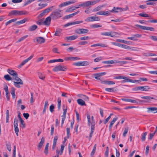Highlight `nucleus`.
Segmentation results:
<instances>
[{
    "label": "nucleus",
    "mask_w": 157,
    "mask_h": 157,
    "mask_svg": "<svg viewBox=\"0 0 157 157\" xmlns=\"http://www.w3.org/2000/svg\"><path fill=\"white\" fill-rule=\"evenodd\" d=\"M87 117L88 121V125L89 126H90L91 125V131L89 135V139L90 140L92 137L93 133L94 130L95 123L94 120V117L93 116H92L91 117V119L90 118V116L89 114H87Z\"/></svg>",
    "instance_id": "1"
},
{
    "label": "nucleus",
    "mask_w": 157,
    "mask_h": 157,
    "mask_svg": "<svg viewBox=\"0 0 157 157\" xmlns=\"http://www.w3.org/2000/svg\"><path fill=\"white\" fill-rule=\"evenodd\" d=\"M114 79H124V80L121 81V83H125L126 82H131L132 83H135L136 82L139 83L141 82L140 80H132V79H129L127 77H125L123 75L118 76H116L114 77Z\"/></svg>",
    "instance_id": "2"
},
{
    "label": "nucleus",
    "mask_w": 157,
    "mask_h": 157,
    "mask_svg": "<svg viewBox=\"0 0 157 157\" xmlns=\"http://www.w3.org/2000/svg\"><path fill=\"white\" fill-rule=\"evenodd\" d=\"M29 12L26 11H19L14 10L10 12L8 14L9 16H18L22 15H26L29 13Z\"/></svg>",
    "instance_id": "3"
},
{
    "label": "nucleus",
    "mask_w": 157,
    "mask_h": 157,
    "mask_svg": "<svg viewBox=\"0 0 157 157\" xmlns=\"http://www.w3.org/2000/svg\"><path fill=\"white\" fill-rule=\"evenodd\" d=\"M61 10L57 9L54 11L52 12L50 14V17L53 20H55L62 17V14L60 12Z\"/></svg>",
    "instance_id": "4"
},
{
    "label": "nucleus",
    "mask_w": 157,
    "mask_h": 157,
    "mask_svg": "<svg viewBox=\"0 0 157 157\" xmlns=\"http://www.w3.org/2000/svg\"><path fill=\"white\" fill-rule=\"evenodd\" d=\"M101 34L102 36H110L112 37H116L117 35H119L118 33L113 31L101 33Z\"/></svg>",
    "instance_id": "5"
},
{
    "label": "nucleus",
    "mask_w": 157,
    "mask_h": 157,
    "mask_svg": "<svg viewBox=\"0 0 157 157\" xmlns=\"http://www.w3.org/2000/svg\"><path fill=\"white\" fill-rule=\"evenodd\" d=\"M67 70V68L66 67L59 65L55 67L52 70L55 72H57L60 71H65Z\"/></svg>",
    "instance_id": "6"
},
{
    "label": "nucleus",
    "mask_w": 157,
    "mask_h": 157,
    "mask_svg": "<svg viewBox=\"0 0 157 157\" xmlns=\"http://www.w3.org/2000/svg\"><path fill=\"white\" fill-rule=\"evenodd\" d=\"M88 32L89 30L88 29L83 28L77 29L75 30V33L78 35L87 33Z\"/></svg>",
    "instance_id": "7"
},
{
    "label": "nucleus",
    "mask_w": 157,
    "mask_h": 157,
    "mask_svg": "<svg viewBox=\"0 0 157 157\" xmlns=\"http://www.w3.org/2000/svg\"><path fill=\"white\" fill-rule=\"evenodd\" d=\"M150 88L148 86H139L136 87L133 89V90L137 91L141 90L142 91H147Z\"/></svg>",
    "instance_id": "8"
},
{
    "label": "nucleus",
    "mask_w": 157,
    "mask_h": 157,
    "mask_svg": "<svg viewBox=\"0 0 157 157\" xmlns=\"http://www.w3.org/2000/svg\"><path fill=\"white\" fill-rule=\"evenodd\" d=\"M142 36V35L136 34L132 35L131 37H128L127 39L128 40H131L133 41H137L138 40V38L141 37Z\"/></svg>",
    "instance_id": "9"
},
{
    "label": "nucleus",
    "mask_w": 157,
    "mask_h": 157,
    "mask_svg": "<svg viewBox=\"0 0 157 157\" xmlns=\"http://www.w3.org/2000/svg\"><path fill=\"white\" fill-rule=\"evenodd\" d=\"M135 26H136L139 27L140 29L143 30H150L151 31H154L155 30L154 28L152 27L145 26L139 25H136Z\"/></svg>",
    "instance_id": "10"
},
{
    "label": "nucleus",
    "mask_w": 157,
    "mask_h": 157,
    "mask_svg": "<svg viewBox=\"0 0 157 157\" xmlns=\"http://www.w3.org/2000/svg\"><path fill=\"white\" fill-rule=\"evenodd\" d=\"M89 63L88 62L85 61L83 62H78L77 63H74L73 65L76 66H85L89 65Z\"/></svg>",
    "instance_id": "11"
},
{
    "label": "nucleus",
    "mask_w": 157,
    "mask_h": 157,
    "mask_svg": "<svg viewBox=\"0 0 157 157\" xmlns=\"http://www.w3.org/2000/svg\"><path fill=\"white\" fill-rule=\"evenodd\" d=\"M45 39L43 37H36L34 39V42H37L39 44L44 43L45 42Z\"/></svg>",
    "instance_id": "12"
},
{
    "label": "nucleus",
    "mask_w": 157,
    "mask_h": 157,
    "mask_svg": "<svg viewBox=\"0 0 157 157\" xmlns=\"http://www.w3.org/2000/svg\"><path fill=\"white\" fill-rule=\"evenodd\" d=\"M100 18L98 17L92 16L88 17L85 20V21L87 22L93 21H99Z\"/></svg>",
    "instance_id": "13"
},
{
    "label": "nucleus",
    "mask_w": 157,
    "mask_h": 157,
    "mask_svg": "<svg viewBox=\"0 0 157 157\" xmlns=\"http://www.w3.org/2000/svg\"><path fill=\"white\" fill-rule=\"evenodd\" d=\"M34 55L32 54L30 57L27 58V59H25L19 65V68L23 66L25 63L28 62L29 60L31 59L33 57Z\"/></svg>",
    "instance_id": "14"
},
{
    "label": "nucleus",
    "mask_w": 157,
    "mask_h": 157,
    "mask_svg": "<svg viewBox=\"0 0 157 157\" xmlns=\"http://www.w3.org/2000/svg\"><path fill=\"white\" fill-rule=\"evenodd\" d=\"M52 18L50 16L47 17L45 19V21H43L44 25L47 26H49L51 23Z\"/></svg>",
    "instance_id": "15"
},
{
    "label": "nucleus",
    "mask_w": 157,
    "mask_h": 157,
    "mask_svg": "<svg viewBox=\"0 0 157 157\" xmlns=\"http://www.w3.org/2000/svg\"><path fill=\"white\" fill-rule=\"evenodd\" d=\"M83 22V21H77L74 22H71L68 23L65 25H64V26L65 27H67L68 26H69L75 25L77 24H80L82 23Z\"/></svg>",
    "instance_id": "16"
},
{
    "label": "nucleus",
    "mask_w": 157,
    "mask_h": 157,
    "mask_svg": "<svg viewBox=\"0 0 157 157\" xmlns=\"http://www.w3.org/2000/svg\"><path fill=\"white\" fill-rule=\"evenodd\" d=\"M75 2L73 1H68L66 2H65L63 3H62L59 6V7L60 8L62 7H63L65 6H66L71 4L74 3Z\"/></svg>",
    "instance_id": "17"
},
{
    "label": "nucleus",
    "mask_w": 157,
    "mask_h": 157,
    "mask_svg": "<svg viewBox=\"0 0 157 157\" xmlns=\"http://www.w3.org/2000/svg\"><path fill=\"white\" fill-rule=\"evenodd\" d=\"M147 112H151L154 113H157V107H149L147 108Z\"/></svg>",
    "instance_id": "18"
},
{
    "label": "nucleus",
    "mask_w": 157,
    "mask_h": 157,
    "mask_svg": "<svg viewBox=\"0 0 157 157\" xmlns=\"http://www.w3.org/2000/svg\"><path fill=\"white\" fill-rule=\"evenodd\" d=\"M7 71L10 74L14 76V77L18 76L17 73L15 71L12 69H8Z\"/></svg>",
    "instance_id": "19"
},
{
    "label": "nucleus",
    "mask_w": 157,
    "mask_h": 157,
    "mask_svg": "<svg viewBox=\"0 0 157 157\" xmlns=\"http://www.w3.org/2000/svg\"><path fill=\"white\" fill-rule=\"evenodd\" d=\"M44 137H42L41 140V141L39 143L38 147L37 149L38 150L40 151L41 147H42V145H43V144L44 143Z\"/></svg>",
    "instance_id": "20"
},
{
    "label": "nucleus",
    "mask_w": 157,
    "mask_h": 157,
    "mask_svg": "<svg viewBox=\"0 0 157 157\" xmlns=\"http://www.w3.org/2000/svg\"><path fill=\"white\" fill-rule=\"evenodd\" d=\"M96 46H101L104 48L107 47V45L106 44L102 43L96 44L91 45V47H94Z\"/></svg>",
    "instance_id": "21"
},
{
    "label": "nucleus",
    "mask_w": 157,
    "mask_h": 157,
    "mask_svg": "<svg viewBox=\"0 0 157 157\" xmlns=\"http://www.w3.org/2000/svg\"><path fill=\"white\" fill-rule=\"evenodd\" d=\"M78 37V36L74 35L71 36L66 37V38L67 40H75Z\"/></svg>",
    "instance_id": "22"
},
{
    "label": "nucleus",
    "mask_w": 157,
    "mask_h": 157,
    "mask_svg": "<svg viewBox=\"0 0 157 157\" xmlns=\"http://www.w3.org/2000/svg\"><path fill=\"white\" fill-rule=\"evenodd\" d=\"M101 83L108 85H114L115 84V83L113 81L107 80L102 81L101 82Z\"/></svg>",
    "instance_id": "23"
},
{
    "label": "nucleus",
    "mask_w": 157,
    "mask_h": 157,
    "mask_svg": "<svg viewBox=\"0 0 157 157\" xmlns=\"http://www.w3.org/2000/svg\"><path fill=\"white\" fill-rule=\"evenodd\" d=\"M79 11L78 10V11H77L76 12L73 13L72 14H71L67 15H66L65 17V18L67 19H69L70 18H71L72 17H73V16H74L77 14L78 13H79Z\"/></svg>",
    "instance_id": "24"
},
{
    "label": "nucleus",
    "mask_w": 157,
    "mask_h": 157,
    "mask_svg": "<svg viewBox=\"0 0 157 157\" xmlns=\"http://www.w3.org/2000/svg\"><path fill=\"white\" fill-rule=\"evenodd\" d=\"M58 138V137L57 136H56L54 137L53 140V144L52 146V149L53 150L55 149V147L56 146L57 141Z\"/></svg>",
    "instance_id": "25"
},
{
    "label": "nucleus",
    "mask_w": 157,
    "mask_h": 157,
    "mask_svg": "<svg viewBox=\"0 0 157 157\" xmlns=\"http://www.w3.org/2000/svg\"><path fill=\"white\" fill-rule=\"evenodd\" d=\"M78 103L81 106L86 105L85 101L81 99H78L77 100Z\"/></svg>",
    "instance_id": "26"
},
{
    "label": "nucleus",
    "mask_w": 157,
    "mask_h": 157,
    "mask_svg": "<svg viewBox=\"0 0 157 157\" xmlns=\"http://www.w3.org/2000/svg\"><path fill=\"white\" fill-rule=\"evenodd\" d=\"M122 100L125 101H128L131 102L132 103H137L138 102L136 100H132L130 99H126V98H122L121 99Z\"/></svg>",
    "instance_id": "27"
},
{
    "label": "nucleus",
    "mask_w": 157,
    "mask_h": 157,
    "mask_svg": "<svg viewBox=\"0 0 157 157\" xmlns=\"http://www.w3.org/2000/svg\"><path fill=\"white\" fill-rule=\"evenodd\" d=\"M141 98L143 99H146L147 101H146L147 102H150V100L151 99H155L153 97H151L150 96H143Z\"/></svg>",
    "instance_id": "28"
},
{
    "label": "nucleus",
    "mask_w": 157,
    "mask_h": 157,
    "mask_svg": "<svg viewBox=\"0 0 157 157\" xmlns=\"http://www.w3.org/2000/svg\"><path fill=\"white\" fill-rule=\"evenodd\" d=\"M116 62H117V60H108L104 61L102 62V63H105V64H114L115 63H117Z\"/></svg>",
    "instance_id": "29"
},
{
    "label": "nucleus",
    "mask_w": 157,
    "mask_h": 157,
    "mask_svg": "<svg viewBox=\"0 0 157 157\" xmlns=\"http://www.w3.org/2000/svg\"><path fill=\"white\" fill-rule=\"evenodd\" d=\"M37 28V26L34 25L29 27L28 30L30 31H33L35 30Z\"/></svg>",
    "instance_id": "30"
},
{
    "label": "nucleus",
    "mask_w": 157,
    "mask_h": 157,
    "mask_svg": "<svg viewBox=\"0 0 157 157\" xmlns=\"http://www.w3.org/2000/svg\"><path fill=\"white\" fill-rule=\"evenodd\" d=\"M118 118L117 117H115L114 118H113V120L110 123V125H109V128H111L113 124H114V123L115 122V121H116L117 120Z\"/></svg>",
    "instance_id": "31"
},
{
    "label": "nucleus",
    "mask_w": 157,
    "mask_h": 157,
    "mask_svg": "<svg viewBox=\"0 0 157 157\" xmlns=\"http://www.w3.org/2000/svg\"><path fill=\"white\" fill-rule=\"evenodd\" d=\"M117 10H121V8L119 7L116 8L115 7H114L112 10L110 11V13H111V12H113L114 13H117L118 12V11H117Z\"/></svg>",
    "instance_id": "32"
},
{
    "label": "nucleus",
    "mask_w": 157,
    "mask_h": 157,
    "mask_svg": "<svg viewBox=\"0 0 157 157\" xmlns=\"http://www.w3.org/2000/svg\"><path fill=\"white\" fill-rule=\"evenodd\" d=\"M27 20L26 19H23L22 20H21V21H17L16 22L15 24L16 25H18L20 24H22L23 23H25V22H26L27 21Z\"/></svg>",
    "instance_id": "33"
},
{
    "label": "nucleus",
    "mask_w": 157,
    "mask_h": 157,
    "mask_svg": "<svg viewBox=\"0 0 157 157\" xmlns=\"http://www.w3.org/2000/svg\"><path fill=\"white\" fill-rule=\"evenodd\" d=\"M144 56H155L157 55L155 54H154L151 53H144L143 54Z\"/></svg>",
    "instance_id": "34"
},
{
    "label": "nucleus",
    "mask_w": 157,
    "mask_h": 157,
    "mask_svg": "<svg viewBox=\"0 0 157 157\" xmlns=\"http://www.w3.org/2000/svg\"><path fill=\"white\" fill-rule=\"evenodd\" d=\"M15 78H13V79L17 81L16 82H17V83L21 82L22 83V84H23V82L22 80L19 78L17 76H16L15 77Z\"/></svg>",
    "instance_id": "35"
},
{
    "label": "nucleus",
    "mask_w": 157,
    "mask_h": 157,
    "mask_svg": "<svg viewBox=\"0 0 157 157\" xmlns=\"http://www.w3.org/2000/svg\"><path fill=\"white\" fill-rule=\"evenodd\" d=\"M17 20V18H15L14 19H12L8 21H7L5 25L6 26L10 24V23L12 22H13L16 21Z\"/></svg>",
    "instance_id": "36"
},
{
    "label": "nucleus",
    "mask_w": 157,
    "mask_h": 157,
    "mask_svg": "<svg viewBox=\"0 0 157 157\" xmlns=\"http://www.w3.org/2000/svg\"><path fill=\"white\" fill-rule=\"evenodd\" d=\"M90 27L92 28H95L101 27H102V25L97 24H94L90 25Z\"/></svg>",
    "instance_id": "37"
},
{
    "label": "nucleus",
    "mask_w": 157,
    "mask_h": 157,
    "mask_svg": "<svg viewBox=\"0 0 157 157\" xmlns=\"http://www.w3.org/2000/svg\"><path fill=\"white\" fill-rule=\"evenodd\" d=\"M139 15L141 17H149L150 18H152L151 17V16L148 15V14L146 13H140L139 14Z\"/></svg>",
    "instance_id": "38"
},
{
    "label": "nucleus",
    "mask_w": 157,
    "mask_h": 157,
    "mask_svg": "<svg viewBox=\"0 0 157 157\" xmlns=\"http://www.w3.org/2000/svg\"><path fill=\"white\" fill-rule=\"evenodd\" d=\"M100 0H91L89 1L90 3V5H94L96 3H98L100 1Z\"/></svg>",
    "instance_id": "39"
},
{
    "label": "nucleus",
    "mask_w": 157,
    "mask_h": 157,
    "mask_svg": "<svg viewBox=\"0 0 157 157\" xmlns=\"http://www.w3.org/2000/svg\"><path fill=\"white\" fill-rule=\"evenodd\" d=\"M15 89L14 87L11 88V94L13 99L15 98Z\"/></svg>",
    "instance_id": "40"
},
{
    "label": "nucleus",
    "mask_w": 157,
    "mask_h": 157,
    "mask_svg": "<svg viewBox=\"0 0 157 157\" xmlns=\"http://www.w3.org/2000/svg\"><path fill=\"white\" fill-rule=\"evenodd\" d=\"M38 75L40 78L43 80H44L45 78V76L44 75H43L40 72H39L38 73Z\"/></svg>",
    "instance_id": "41"
},
{
    "label": "nucleus",
    "mask_w": 157,
    "mask_h": 157,
    "mask_svg": "<svg viewBox=\"0 0 157 157\" xmlns=\"http://www.w3.org/2000/svg\"><path fill=\"white\" fill-rule=\"evenodd\" d=\"M38 5L39 6H40V7H39V8H38V10H40V9H42L45 7L46 6H47V4L46 3H45V4H41L40 3H39Z\"/></svg>",
    "instance_id": "42"
},
{
    "label": "nucleus",
    "mask_w": 157,
    "mask_h": 157,
    "mask_svg": "<svg viewBox=\"0 0 157 157\" xmlns=\"http://www.w3.org/2000/svg\"><path fill=\"white\" fill-rule=\"evenodd\" d=\"M80 97L83 98L86 101H88L89 100V97L86 95L81 94Z\"/></svg>",
    "instance_id": "43"
},
{
    "label": "nucleus",
    "mask_w": 157,
    "mask_h": 157,
    "mask_svg": "<svg viewBox=\"0 0 157 157\" xmlns=\"http://www.w3.org/2000/svg\"><path fill=\"white\" fill-rule=\"evenodd\" d=\"M147 134V132H145L143 133L142 135L141 140L142 141H144L145 140L146 136Z\"/></svg>",
    "instance_id": "44"
},
{
    "label": "nucleus",
    "mask_w": 157,
    "mask_h": 157,
    "mask_svg": "<svg viewBox=\"0 0 157 157\" xmlns=\"http://www.w3.org/2000/svg\"><path fill=\"white\" fill-rule=\"evenodd\" d=\"M61 32V30L59 29H57L56 30L55 35L56 36H59Z\"/></svg>",
    "instance_id": "45"
},
{
    "label": "nucleus",
    "mask_w": 157,
    "mask_h": 157,
    "mask_svg": "<svg viewBox=\"0 0 157 157\" xmlns=\"http://www.w3.org/2000/svg\"><path fill=\"white\" fill-rule=\"evenodd\" d=\"M34 101V93L33 92L31 93V98L30 102L31 103H33Z\"/></svg>",
    "instance_id": "46"
},
{
    "label": "nucleus",
    "mask_w": 157,
    "mask_h": 157,
    "mask_svg": "<svg viewBox=\"0 0 157 157\" xmlns=\"http://www.w3.org/2000/svg\"><path fill=\"white\" fill-rule=\"evenodd\" d=\"M103 57L101 56L98 57L94 59V61L95 62H98L99 61L102 60Z\"/></svg>",
    "instance_id": "47"
},
{
    "label": "nucleus",
    "mask_w": 157,
    "mask_h": 157,
    "mask_svg": "<svg viewBox=\"0 0 157 157\" xmlns=\"http://www.w3.org/2000/svg\"><path fill=\"white\" fill-rule=\"evenodd\" d=\"M90 1H89L83 3V5H82L84 7H87L88 6H90Z\"/></svg>",
    "instance_id": "48"
},
{
    "label": "nucleus",
    "mask_w": 157,
    "mask_h": 157,
    "mask_svg": "<svg viewBox=\"0 0 157 157\" xmlns=\"http://www.w3.org/2000/svg\"><path fill=\"white\" fill-rule=\"evenodd\" d=\"M28 35H27L21 37L19 39V40L17 41V42H19L24 40L25 39L28 37Z\"/></svg>",
    "instance_id": "49"
},
{
    "label": "nucleus",
    "mask_w": 157,
    "mask_h": 157,
    "mask_svg": "<svg viewBox=\"0 0 157 157\" xmlns=\"http://www.w3.org/2000/svg\"><path fill=\"white\" fill-rule=\"evenodd\" d=\"M9 110H7L6 111V122H9Z\"/></svg>",
    "instance_id": "50"
},
{
    "label": "nucleus",
    "mask_w": 157,
    "mask_h": 157,
    "mask_svg": "<svg viewBox=\"0 0 157 157\" xmlns=\"http://www.w3.org/2000/svg\"><path fill=\"white\" fill-rule=\"evenodd\" d=\"M43 19H40L36 22V23L40 25H44Z\"/></svg>",
    "instance_id": "51"
},
{
    "label": "nucleus",
    "mask_w": 157,
    "mask_h": 157,
    "mask_svg": "<svg viewBox=\"0 0 157 157\" xmlns=\"http://www.w3.org/2000/svg\"><path fill=\"white\" fill-rule=\"evenodd\" d=\"M4 78L7 81H10L12 80V78L8 75H6L4 76Z\"/></svg>",
    "instance_id": "52"
},
{
    "label": "nucleus",
    "mask_w": 157,
    "mask_h": 157,
    "mask_svg": "<svg viewBox=\"0 0 157 157\" xmlns=\"http://www.w3.org/2000/svg\"><path fill=\"white\" fill-rule=\"evenodd\" d=\"M23 84H22V83L21 82L17 83V82H14V85L16 87L20 88L21 87V86H20V85H22Z\"/></svg>",
    "instance_id": "53"
},
{
    "label": "nucleus",
    "mask_w": 157,
    "mask_h": 157,
    "mask_svg": "<svg viewBox=\"0 0 157 157\" xmlns=\"http://www.w3.org/2000/svg\"><path fill=\"white\" fill-rule=\"evenodd\" d=\"M80 40H87L90 39L88 36H84L80 38Z\"/></svg>",
    "instance_id": "54"
},
{
    "label": "nucleus",
    "mask_w": 157,
    "mask_h": 157,
    "mask_svg": "<svg viewBox=\"0 0 157 157\" xmlns=\"http://www.w3.org/2000/svg\"><path fill=\"white\" fill-rule=\"evenodd\" d=\"M103 15L106 16H109L110 15V11H103Z\"/></svg>",
    "instance_id": "55"
},
{
    "label": "nucleus",
    "mask_w": 157,
    "mask_h": 157,
    "mask_svg": "<svg viewBox=\"0 0 157 157\" xmlns=\"http://www.w3.org/2000/svg\"><path fill=\"white\" fill-rule=\"evenodd\" d=\"M67 138H69L71 134H70V129L69 128H67Z\"/></svg>",
    "instance_id": "56"
},
{
    "label": "nucleus",
    "mask_w": 157,
    "mask_h": 157,
    "mask_svg": "<svg viewBox=\"0 0 157 157\" xmlns=\"http://www.w3.org/2000/svg\"><path fill=\"white\" fill-rule=\"evenodd\" d=\"M18 120L17 119H16L15 118L14 120V127H18Z\"/></svg>",
    "instance_id": "57"
},
{
    "label": "nucleus",
    "mask_w": 157,
    "mask_h": 157,
    "mask_svg": "<svg viewBox=\"0 0 157 157\" xmlns=\"http://www.w3.org/2000/svg\"><path fill=\"white\" fill-rule=\"evenodd\" d=\"M113 89H114V88H106L105 89V90L106 91L112 92H114Z\"/></svg>",
    "instance_id": "58"
},
{
    "label": "nucleus",
    "mask_w": 157,
    "mask_h": 157,
    "mask_svg": "<svg viewBox=\"0 0 157 157\" xmlns=\"http://www.w3.org/2000/svg\"><path fill=\"white\" fill-rule=\"evenodd\" d=\"M6 146L7 147V148L8 150L9 151H11V147L10 145V144L9 143L6 144Z\"/></svg>",
    "instance_id": "59"
},
{
    "label": "nucleus",
    "mask_w": 157,
    "mask_h": 157,
    "mask_svg": "<svg viewBox=\"0 0 157 157\" xmlns=\"http://www.w3.org/2000/svg\"><path fill=\"white\" fill-rule=\"evenodd\" d=\"M155 134V132H153L152 133H150V136L148 138V139L150 140H151L153 138V136H154Z\"/></svg>",
    "instance_id": "60"
},
{
    "label": "nucleus",
    "mask_w": 157,
    "mask_h": 157,
    "mask_svg": "<svg viewBox=\"0 0 157 157\" xmlns=\"http://www.w3.org/2000/svg\"><path fill=\"white\" fill-rule=\"evenodd\" d=\"M128 131V128H126L124 130V132L123 133V135L124 137L126 136V134H127Z\"/></svg>",
    "instance_id": "61"
},
{
    "label": "nucleus",
    "mask_w": 157,
    "mask_h": 157,
    "mask_svg": "<svg viewBox=\"0 0 157 157\" xmlns=\"http://www.w3.org/2000/svg\"><path fill=\"white\" fill-rule=\"evenodd\" d=\"M14 130L15 131V132L17 135V136H18V132H19V129L18 127H14Z\"/></svg>",
    "instance_id": "62"
},
{
    "label": "nucleus",
    "mask_w": 157,
    "mask_h": 157,
    "mask_svg": "<svg viewBox=\"0 0 157 157\" xmlns=\"http://www.w3.org/2000/svg\"><path fill=\"white\" fill-rule=\"evenodd\" d=\"M88 43V42L86 41H81L78 43V44L80 45H84L87 44Z\"/></svg>",
    "instance_id": "63"
},
{
    "label": "nucleus",
    "mask_w": 157,
    "mask_h": 157,
    "mask_svg": "<svg viewBox=\"0 0 157 157\" xmlns=\"http://www.w3.org/2000/svg\"><path fill=\"white\" fill-rule=\"evenodd\" d=\"M128 50H130L133 51H138V48H133L130 46V48Z\"/></svg>",
    "instance_id": "64"
}]
</instances>
